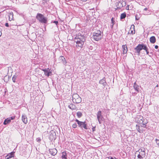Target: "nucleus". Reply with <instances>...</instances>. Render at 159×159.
<instances>
[{
  "label": "nucleus",
  "mask_w": 159,
  "mask_h": 159,
  "mask_svg": "<svg viewBox=\"0 0 159 159\" xmlns=\"http://www.w3.org/2000/svg\"><path fill=\"white\" fill-rule=\"evenodd\" d=\"M119 3H121V6H120L118 7L117 8H119V9L125 6L126 5V2L125 1H123V0H120L119 1Z\"/></svg>",
  "instance_id": "nucleus-16"
},
{
  "label": "nucleus",
  "mask_w": 159,
  "mask_h": 159,
  "mask_svg": "<svg viewBox=\"0 0 159 159\" xmlns=\"http://www.w3.org/2000/svg\"><path fill=\"white\" fill-rule=\"evenodd\" d=\"M122 48L123 50H127V47L126 45H123L122 46Z\"/></svg>",
  "instance_id": "nucleus-28"
},
{
  "label": "nucleus",
  "mask_w": 159,
  "mask_h": 159,
  "mask_svg": "<svg viewBox=\"0 0 159 159\" xmlns=\"http://www.w3.org/2000/svg\"><path fill=\"white\" fill-rule=\"evenodd\" d=\"M109 159H110V158H109Z\"/></svg>",
  "instance_id": "nucleus-51"
},
{
  "label": "nucleus",
  "mask_w": 159,
  "mask_h": 159,
  "mask_svg": "<svg viewBox=\"0 0 159 159\" xmlns=\"http://www.w3.org/2000/svg\"><path fill=\"white\" fill-rule=\"evenodd\" d=\"M44 72L45 75L48 77L52 74V72L49 68L45 69L42 70Z\"/></svg>",
  "instance_id": "nucleus-8"
},
{
  "label": "nucleus",
  "mask_w": 159,
  "mask_h": 159,
  "mask_svg": "<svg viewBox=\"0 0 159 159\" xmlns=\"http://www.w3.org/2000/svg\"><path fill=\"white\" fill-rule=\"evenodd\" d=\"M140 51V50H136V51L135 52L136 54L138 55H139Z\"/></svg>",
  "instance_id": "nucleus-33"
},
{
  "label": "nucleus",
  "mask_w": 159,
  "mask_h": 159,
  "mask_svg": "<svg viewBox=\"0 0 159 159\" xmlns=\"http://www.w3.org/2000/svg\"><path fill=\"white\" fill-rule=\"evenodd\" d=\"M111 29H112L113 28V26L115 24V21L114 20V18L113 17H112L111 20Z\"/></svg>",
  "instance_id": "nucleus-25"
},
{
  "label": "nucleus",
  "mask_w": 159,
  "mask_h": 159,
  "mask_svg": "<svg viewBox=\"0 0 159 159\" xmlns=\"http://www.w3.org/2000/svg\"><path fill=\"white\" fill-rule=\"evenodd\" d=\"M145 51L147 54H148L149 52V51H148V50H145Z\"/></svg>",
  "instance_id": "nucleus-43"
},
{
  "label": "nucleus",
  "mask_w": 159,
  "mask_h": 159,
  "mask_svg": "<svg viewBox=\"0 0 159 159\" xmlns=\"http://www.w3.org/2000/svg\"><path fill=\"white\" fill-rule=\"evenodd\" d=\"M129 5H127L126 7V9H127V10H129Z\"/></svg>",
  "instance_id": "nucleus-40"
},
{
  "label": "nucleus",
  "mask_w": 159,
  "mask_h": 159,
  "mask_svg": "<svg viewBox=\"0 0 159 159\" xmlns=\"http://www.w3.org/2000/svg\"><path fill=\"white\" fill-rule=\"evenodd\" d=\"M146 45L143 44H139L135 48V50H148Z\"/></svg>",
  "instance_id": "nucleus-7"
},
{
  "label": "nucleus",
  "mask_w": 159,
  "mask_h": 159,
  "mask_svg": "<svg viewBox=\"0 0 159 159\" xmlns=\"http://www.w3.org/2000/svg\"><path fill=\"white\" fill-rule=\"evenodd\" d=\"M158 46L157 45H156L155 46V48L156 49H157L158 48Z\"/></svg>",
  "instance_id": "nucleus-42"
},
{
  "label": "nucleus",
  "mask_w": 159,
  "mask_h": 159,
  "mask_svg": "<svg viewBox=\"0 0 159 159\" xmlns=\"http://www.w3.org/2000/svg\"><path fill=\"white\" fill-rule=\"evenodd\" d=\"M126 16V14L125 12L122 13L120 15V19H123L125 18Z\"/></svg>",
  "instance_id": "nucleus-26"
},
{
  "label": "nucleus",
  "mask_w": 159,
  "mask_h": 159,
  "mask_svg": "<svg viewBox=\"0 0 159 159\" xmlns=\"http://www.w3.org/2000/svg\"><path fill=\"white\" fill-rule=\"evenodd\" d=\"M59 59L61 61V62L65 65L66 66V61L65 58L63 56H61L59 58Z\"/></svg>",
  "instance_id": "nucleus-15"
},
{
  "label": "nucleus",
  "mask_w": 159,
  "mask_h": 159,
  "mask_svg": "<svg viewBox=\"0 0 159 159\" xmlns=\"http://www.w3.org/2000/svg\"><path fill=\"white\" fill-rule=\"evenodd\" d=\"M81 0L84 1V2H85V1H86L87 0Z\"/></svg>",
  "instance_id": "nucleus-47"
},
{
  "label": "nucleus",
  "mask_w": 159,
  "mask_h": 159,
  "mask_svg": "<svg viewBox=\"0 0 159 159\" xmlns=\"http://www.w3.org/2000/svg\"><path fill=\"white\" fill-rule=\"evenodd\" d=\"M102 37L101 34V31L98 30L96 32H94L93 34V35L91 37L92 40H94L95 41H98L100 40Z\"/></svg>",
  "instance_id": "nucleus-2"
},
{
  "label": "nucleus",
  "mask_w": 159,
  "mask_h": 159,
  "mask_svg": "<svg viewBox=\"0 0 159 159\" xmlns=\"http://www.w3.org/2000/svg\"><path fill=\"white\" fill-rule=\"evenodd\" d=\"M56 137V135L55 132L54 131H52L49 136L50 139L51 140L55 139Z\"/></svg>",
  "instance_id": "nucleus-9"
},
{
  "label": "nucleus",
  "mask_w": 159,
  "mask_h": 159,
  "mask_svg": "<svg viewBox=\"0 0 159 159\" xmlns=\"http://www.w3.org/2000/svg\"><path fill=\"white\" fill-rule=\"evenodd\" d=\"M140 128V127L139 125H136V129L138 131V132L140 133H143L144 130L142 128Z\"/></svg>",
  "instance_id": "nucleus-17"
},
{
  "label": "nucleus",
  "mask_w": 159,
  "mask_h": 159,
  "mask_svg": "<svg viewBox=\"0 0 159 159\" xmlns=\"http://www.w3.org/2000/svg\"><path fill=\"white\" fill-rule=\"evenodd\" d=\"M72 100L74 103H79L81 102V98L77 94L74 93L72 95Z\"/></svg>",
  "instance_id": "nucleus-4"
},
{
  "label": "nucleus",
  "mask_w": 159,
  "mask_h": 159,
  "mask_svg": "<svg viewBox=\"0 0 159 159\" xmlns=\"http://www.w3.org/2000/svg\"><path fill=\"white\" fill-rule=\"evenodd\" d=\"M85 41V37L83 35L79 34L75 38V42L76 43V46L78 49H81Z\"/></svg>",
  "instance_id": "nucleus-1"
},
{
  "label": "nucleus",
  "mask_w": 159,
  "mask_h": 159,
  "mask_svg": "<svg viewBox=\"0 0 159 159\" xmlns=\"http://www.w3.org/2000/svg\"><path fill=\"white\" fill-rule=\"evenodd\" d=\"M147 122H144L141 123H139V125L140 127L145 128L146 126V124L147 123Z\"/></svg>",
  "instance_id": "nucleus-24"
},
{
  "label": "nucleus",
  "mask_w": 159,
  "mask_h": 159,
  "mask_svg": "<svg viewBox=\"0 0 159 159\" xmlns=\"http://www.w3.org/2000/svg\"><path fill=\"white\" fill-rule=\"evenodd\" d=\"M14 156V152H11V153L8 154L6 157L7 159H9L13 157Z\"/></svg>",
  "instance_id": "nucleus-20"
},
{
  "label": "nucleus",
  "mask_w": 159,
  "mask_h": 159,
  "mask_svg": "<svg viewBox=\"0 0 159 159\" xmlns=\"http://www.w3.org/2000/svg\"><path fill=\"white\" fill-rule=\"evenodd\" d=\"M135 30H134V32H133V30H131V33L132 34H134L135 33Z\"/></svg>",
  "instance_id": "nucleus-39"
},
{
  "label": "nucleus",
  "mask_w": 159,
  "mask_h": 159,
  "mask_svg": "<svg viewBox=\"0 0 159 159\" xmlns=\"http://www.w3.org/2000/svg\"><path fill=\"white\" fill-rule=\"evenodd\" d=\"M11 122V120L10 119L8 118H7V119H6L3 122V124L4 125H6L7 124L10 123Z\"/></svg>",
  "instance_id": "nucleus-23"
},
{
  "label": "nucleus",
  "mask_w": 159,
  "mask_h": 159,
  "mask_svg": "<svg viewBox=\"0 0 159 159\" xmlns=\"http://www.w3.org/2000/svg\"><path fill=\"white\" fill-rule=\"evenodd\" d=\"M99 84H102L104 87H105L107 84V83L106 81V79L105 78H104L102 79L99 82Z\"/></svg>",
  "instance_id": "nucleus-14"
},
{
  "label": "nucleus",
  "mask_w": 159,
  "mask_h": 159,
  "mask_svg": "<svg viewBox=\"0 0 159 159\" xmlns=\"http://www.w3.org/2000/svg\"><path fill=\"white\" fill-rule=\"evenodd\" d=\"M2 35V33H1V32L0 31V37Z\"/></svg>",
  "instance_id": "nucleus-46"
},
{
  "label": "nucleus",
  "mask_w": 159,
  "mask_h": 159,
  "mask_svg": "<svg viewBox=\"0 0 159 159\" xmlns=\"http://www.w3.org/2000/svg\"><path fill=\"white\" fill-rule=\"evenodd\" d=\"M143 117L142 116H138L136 119V121H137L138 123H141L143 122L144 121L143 120Z\"/></svg>",
  "instance_id": "nucleus-10"
},
{
  "label": "nucleus",
  "mask_w": 159,
  "mask_h": 159,
  "mask_svg": "<svg viewBox=\"0 0 159 159\" xmlns=\"http://www.w3.org/2000/svg\"><path fill=\"white\" fill-rule=\"evenodd\" d=\"M145 149L144 148L142 149H139V154H140L143 158L145 156Z\"/></svg>",
  "instance_id": "nucleus-12"
},
{
  "label": "nucleus",
  "mask_w": 159,
  "mask_h": 159,
  "mask_svg": "<svg viewBox=\"0 0 159 159\" xmlns=\"http://www.w3.org/2000/svg\"><path fill=\"white\" fill-rule=\"evenodd\" d=\"M17 78V76L16 75H14L12 78V80L14 82H15V80Z\"/></svg>",
  "instance_id": "nucleus-29"
},
{
  "label": "nucleus",
  "mask_w": 159,
  "mask_h": 159,
  "mask_svg": "<svg viewBox=\"0 0 159 159\" xmlns=\"http://www.w3.org/2000/svg\"><path fill=\"white\" fill-rule=\"evenodd\" d=\"M5 25L7 27H8L9 26V25L8 23H6Z\"/></svg>",
  "instance_id": "nucleus-38"
},
{
  "label": "nucleus",
  "mask_w": 159,
  "mask_h": 159,
  "mask_svg": "<svg viewBox=\"0 0 159 159\" xmlns=\"http://www.w3.org/2000/svg\"><path fill=\"white\" fill-rule=\"evenodd\" d=\"M22 120L23 122L25 124H27L28 122L27 116L25 114H23L22 115Z\"/></svg>",
  "instance_id": "nucleus-13"
},
{
  "label": "nucleus",
  "mask_w": 159,
  "mask_h": 159,
  "mask_svg": "<svg viewBox=\"0 0 159 159\" xmlns=\"http://www.w3.org/2000/svg\"><path fill=\"white\" fill-rule=\"evenodd\" d=\"M150 53H151V54H152V52H150Z\"/></svg>",
  "instance_id": "nucleus-50"
},
{
  "label": "nucleus",
  "mask_w": 159,
  "mask_h": 159,
  "mask_svg": "<svg viewBox=\"0 0 159 159\" xmlns=\"http://www.w3.org/2000/svg\"><path fill=\"white\" fill-rule=\"evenodd\" d=\"M36 18L39 20L40 22L46 24L47 23V18L44 17L41 14L38 13L36 16Z\"/></svg>",
  "instance_id": "nucleus-3"
},
{
  "label": "nucleus",
  "mask_w": 159,
  "mask_h": 159,
  "mask_svg": "<svg viewBox=\"0 0 159 159\" xmlns=\"http://www.w3.org/2000/svg\"><path fill=\"white\" fill-rule=\"evenodd\" d=\"M128 50H123V54H124L126 53Z\"/></svg>",
  "instance_id": "nucleus-37"
},
{
  "label": "nucleus",
  "mask_w": 159,
  "mask_h": 159,
  "mask_svg": "<svg viewBox=\"0 0 159 159\" xmlns=\"http://www.w3.org/2000/svg\"><path fill=\"white\" fill-rule=\"evenodd\" d=\"M53 23L55 24L56 25H57L58 24V21H54L53 22Z\"/></svg>",
  "instance_id": "nucleus-36"
},
{
  "label": "nucleus",
  "mask_w": 159,
  "mask_h": 159,
  "mask_svg": "<svg viewBox=\"0 0 159 159\" xmlns=\"http://www.w3.org/2000/svg\"><path fill=\"white\" fill-rule=\"evenodd\" d=\"M148 10L147 8H146L144 9V10L147 11Z\"/></svg>",
  "instance_id": "nucleus-45"
},
{
  "label": "nucleus",
  "mask_w": 159,
  "mask_h": 159,
  "mask_svg": "<svg viewBox=\"0 0 159 159\" xmlns=\"http://www.w3.org/2000/svg\"><path fill=\"white\" fill-rule=\"evenodd\" d=\"M150 42L152 43H154L156 41V39L155 36H152L150 38Z\"/></svg>",
  "instance_id": "nucleus-21"
},
{
  "label": "nucleus",
  "mask_w": 159,
  "mask_h": 159,
  "mask_svg": "<svg viewBox=\"0 0 159 159\" xmlns=\"http://www.w3.org/2000/svg\"><path fill=\"white\" fill-rule=\"evenodd\" d=\"M77 127V125L76 124V123H74L73 125H72V127L74 128H76Z\"/></svg>",
  "instance_id": "nucleus-35"
},
{
  "label": "nucleus",
  "mask_w": 159,
  "mask_h": 159,
  "mask_svg": "<svg viewBox=\"0 0 159 159\" xmlns=\"http://www.w3.org/2000/svg\"><path fill=\"white\" fill-rule=\"evenodd\" d=\"M93 131H94V129H93Z\"/></svg>",
  "instance_id": "nucleus-49"
},
{
  "label": "nucleus",
  "mask_w": 159,
  "mask_h": 159,
  "mask_svg": "<svg viewBox=\"0 0 159 159\" xmlns=\"http://www.w3.org/2000/svg\"><path fill=\"white\" fill-rule=\"evenodd\" d=\"M133 87L135 90L137 92H139V86L136 84V82H135L134 84Z\"/></svg>",
  "instance_id": "nucleus-19"
},
{
  "label": "nucleus",
  "mask_w": 159,
  "mask_h": 159,
  "mask_svg": "<svg viewBox=\"0 0 159 159\" xmlns=\"http://www.w3.org/2000/svg\"><path fill=\"white\" fill-rule=\"evenodd\" d=\"M155 141L157 144L159 146V140L156 139H155Z\"/></svg>",
  "instance_id": "nucleus-32"
},
{
  "label": "nucleus",
  "mask_w": 159,
  "mask_h": 159,
  "mask_svg": "<svg viewBox=\"0 0 159 159\" xmlns=\"http://www.w3.org/2000/svg\"><path fill=\"white\" fill-rule=\"evenodd\" d=\"M67 154L65 152H62L61 158L62 159H67Z\"/></svg>",
  "instance_id": "nucleus-22"
},
{
  "label": "nucleus",
  "mask_w": 159,
  "mask_h": 159,
  "mask_svg": "<svg viewBox=\"0 0 159 159\" xmlns=\"http://www.w3.org/2000/svg\"><path fill=\"white\" fill-rule=\"evenodd\" d=\"M116 5L117 8L116 9V10L117 9H118V8H117V7H118V6H121V3H119H119H118Z\"/></svg>",
  "instance_id": "nucleus-31"
},
{
  "label": "nucleus",
  "mask_w": 159,
  "mask_h": 159,
  "mask_svg": "<svg viewBox=\"0 0 159 159\" xmlns=\"http://www.w3.org/2000/svg\"><path fill=\"white\" fill-rule=\"evenodd\" d=\"M15 116H11V117H10L8 118H9L10 119L11 121V120H13V119H15Z\"/></svg>",
  "instance_id": "nucleus-34"
},
{
  "label": "nucleus",
  "mask_w": 159,
  "mask_h": 159,
  "mask_svg": "<svg viewBox=\"0 0 159 159\" xmlns=\"http://www.w3.org/2000/svg\"><path fill=\"white\" fill-rule=\"evenodd\" d=\"M97 116L99 123L101 124V121H103L104 119L103 116L102 115V111H99L98 112Z\"/></svg>",
  "instance_id": "nucleus-5"
},
{
  "label": "nucleus",
  "mask_w": 159,
  "mask_h": 159,
  "mask_svg": "<svg viewBox=\"0 0 159 159\" xmlns=\"http://www.w3.org/2000/svg\"><path fill=\"white\" fill-rule=\"evenodd\" d=\"M50 153L53 156H54L57 153V151L56 148L51 149L49 150Z\"/></svg>",
  "instance_id": "nucleus-11"
},
{
  "label": "nucleus",
  "mask_w": 159,
  "mask_h": 159,
  "mask_svg": "<svg viewBox=\"0 0 159 159\" xmlns=\"http://www.w3.org/2000/svg\"><path fill=\"white\" fill-rule=\"evenodd\" d=\"M68 107L72 110H75L76 108V106L75 105L72 104H70V105H69Z\"/></svg>",
  "instance_id": "nucleus-18"
},
{
  "label": "nucleus",
  "mask_w": 159,
  "mask_h": 159,
  "mask_svg": "<svg viewBox=\"0 0 159 159\" xmlns=\"http://www.w3.org/2000/svg\"><path fill=\"white\" fill-rule=\"evenodd\" d=\"M131 28H133L134 30V25H132L131 26Z\"/></svg>",
  "instance_id": "nucleus-41"
},
{
  "label": "nucleus",
  "mask_w": 159,
  "mask_h": 159,
  "mask_svg": "<svg viewBox=\"0 0 159 159\" xmlns=\"http://www.w3.org/2000/svg\"><path fill=\"white\" fill-rule=\"evenodd\" d=\"M76 121L77 122L79 126L82 129L83 128L85 129H88L85 122L80 121L77 119L76 120Z\"/></svg>",
  "instance_id": "nucleus-6"
},
{
  "label": "nucleus",
  "mask_w": 159,
  "mask_h": 159,
  "mask_svg": "<svg viewBox=\"0 0 159 159\" xmlns=\"http://www.w3.org/2000/svg\"><path fill=\"white\" fill-rule=\"evenodd\" d=\"M96 49H97V48H98V45H96Z\"/></svg>",
  "instance_id": "nucleus-44"
},
{
  "label": "nucleus",
  "mask_w": 159,
  "mask_h": 159,
  "mask_svg": "<svg viewBox=\"0 0 159 159\" xmlns=\"http://www.w3.org/2000/svg\"><path fill=\"white\" fill-rule=\"evenodd\" d=\"M135 19L136 20H139V19H138L136 17Z\"/></svg>",
  "instance_id": "nucleus-48"
},
{
  "label": "nucleus",
  "mask_w": 159,
  "mask_h": 159,
  "mask_svg": "<svg viewBox=\"0 0 159 159\" xmlns=\"http://www.w3.org/2000/svg\"><path fill=\"white\" fill-rule=\"evenodd\" d=\"M82 113L80 111L78 112L77 113V116L79 118L81 117L82 116Z\"/></svg>",
  "instance_id": "nucleus-27"
},
{
  "label": "nucleus",
  "mask_w": 159,
  "mask_h": 159,
  "mask_svg": "<svg viewBox=\"0 0 159 159\" xmlns=\"http://www.w3.org/2000/svg\"><path fill=\"white\" fill-rule=\"evenodd\" d=\"M138 157L139 159H142L144 158L140 154H139L138 155Z\"/></svg>",
  "instance_id": "nucleus-30"
}]
</instances>
